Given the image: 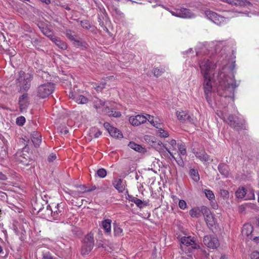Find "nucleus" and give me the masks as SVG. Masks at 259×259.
<instances>
[{
    "mask_svg": "<svg viewBox=\"0 0 259 259\" xmlns=\"http://www.w3.org/2000/svg\"><path fill=\"white\" fill-rule=\"evenodd\" d=\"M159 129L158 131H159V136L161 137H163V138H166V137H168L169 135L168 134V133L166 131H165L164 130H163V129H162L160 126L159 127V128H158Z\"/></svg>",
    "mask_w": 259,
    "mask_h": 259,
    "instance_id": "46",
    "label": "nucleus"
},
{
    "mask_svg": "<svg viewBox=\"0 0 259 259\" xmlns=\"http://www.w3.org/2000/svg\"><path fill=\"white\" fill-rule=\"evenodd\" d=\"M253 227L250 224H246L244 225L242 229V233L244 235H246L247 237L251 235L253 232Z\"/></svg>",
    "mask_w": 259,
    "mask_h": 259,
    "instance_id": "21",
    "label": "nucleus"
},
{
    "mask_svg": "<svg viewBox=\"0 0 259 259\" xmlns=\"http://www.w3.org/2000/svg\"><path fill=\"white\" fill-rule=\"evenodd\" d=\"M128 146L130 148L139 152L144 153L145 151V148H143L141 145L137 144L134 142H130L128 144Z\"/></svg>",
    "mask_w": 259,
    "mask_h": 259,
    "instance_id": "23",
    "label": "nucleus"
},
{
    "mask_svg": "<svg viewBox=\"0 0 259 259\" xmlns=\"http://www.w3.org/2000/svg\"><path fill=\"white\" fill-rule=\"evenodd\" d=\"M181 243L182 244V245H181V247L183 250L185 249L184 248V246H186L187 247L191 246L192 249H196L200 247L199 245L195 243L193 239L190 237H184L182 238Z\"/></svg>",
    "mask_w": 259,
    "mask_h": 259,
    "instance_id": "13",
    "label": "nucleus"
},
{
    "mask_svg": "<svg viewBox=\"0 0 259 259\" xmlns=\"http://www.w3.org/2000/svg\"><path fill=\"white\" fill-rule=\"evenodd\" d=\"M44 203L47 205V202H46L44 199L41 198L36 199L32 204L34 209L37 211V213L41 212V211H42V209L44 208Z\"/></svg>",
    "mask_w": 259,
    "mask_h": 259,
    "instance_id": "19",
    "label": "nucleus"
},
{
    "mask_svg": "<svg viewBox=\"0 0 259 259\" xmlns=\"http://www.w3.org/2000/svg\"><path fill=\"white\" fill-rule=\"evenodd\" d=\"M8 52V54L11 56V57H14L15 55H16V53L15 52V50H14L13 49H12L11 50L10 49V51H7Z\"/></svg>",
    "mask_w": 259,
    "mask_h": 259,
    "instance_id": "61",
    "label": "nucleus"
},
{
    "mask_svg": "<svg viewBox=\"0 0 259 259\" xmlns=\"http://www.w3.org/2000/svg\"><path fill=\"white\" fill-rule=\"evenodd\" d=\"M190 175L191 178L195 182H198L200 179L198 172L195 169H191L190 170Z\"/></svg>",
    "mask_w": 259,
    "mask_h": 259,
    "instance_id": "31",
    "label": "nucleus"
},
{
    "mask_svg": "<svg viewBox=\"0 0 259 259\" xmlns=\"http://www.w3.org/2000/svg\"><path fill=\"white\" fill-rule=\"evenodd\" d=\"M190 215L193 218H199L201 216L200 210L199 208H194L189 211Z\"/></svg>",
    "mask_w": 259,
    "mask_h": 259,
    "instance_id": "35",
    "label": "nucleus"
},
{
    "mask_svg": "<svg viewBox=\"0 0 259 259\" xmlns=\"http://www.w3.org/2000/svg\"><path fill=\"white\" fill-rule=\"evenodd\" d=\"M59 132L61 134L66 135L68 133V131L66 129L62 128L59 131Z\"/></svg>",
    "mask_w": 259,
    "mask_h": 259,
    "instance_id": "64",
    "label": "nucleus"
},
{
    "mask_svg": "<svg viewBox=\"0 0 259 259\" xmlns=\"http://www.w3.org/2000/svg\"><path fill=\"white\" fill-rule=\"evenodd\" d=\"M69 97L70 98L74 100L75 102L78 104H83L87 103L88 102V99L87 98L73 92H70L69 93Z\"/></svg>",
    "mask_w": 259,
    "mask_h": 259,
    "instance_id": "16",
    "label": "nucleus"
},
{
    "mask_svg": "<svg viewBox=\"0 0 259 259\" xmlns=\"http://www.w3.org/2000/svg\"><path fill=\"white\" fill-rule=\"evenodd\" d=\"M225 121L232 127L236 130L243 129L244 121L234 115H229Z\"/></svg>",
    "mask_w": 259,
    "mask_h": 259,
    "instance_id": "6",
    "label": "nucleus"
},
{
    "mask_svg": "<svg viewBox=\"0 0 259 259\" xmlns=\"http://www.w3.org/2000/svg\"><path fill=\"white\" fill-rule=\"evenodd\" d=\"M73 44L75 46L79 47V46H84L83 44L84 42H81V41L77 40L76 39L73 41Z\"/></svg>",
    "mask_w": 259,
    "mask_h": 259,
    "instance_id": "58",
    "label": "nucleus"
},
{
    "mask_svg": "<svg viewBox=\"0 0 259 259\" xmlns=\"http://www.w3.org/2000/svg\"><path fill=\"white\" fill-rule=\"evenodd\" d=\"M56 159V154L52 153L48 156V161L51 162H53Z\"/></svg>",
    "mask_w": 259,
    "mask_h": 259,
    "instance_id": "57",
    "label": "nucleus"
},
{
    "mask_svg": "<svg viewBox=\"0 0 259 259\" xmlns=\"http://www.w3.org/2000/svg\"><path fill=\"white\" fill-rule=\"evenodd\" d=\"M42 259H58L56 257L54 256L50 252H47L43 254Z\"/></svg>",
    "mask_w": 259,
    "mask_h": 259,
    "instance_id": "48",
    "label": "nucleus"
},
{
    "mask_svg": "<svg viewBox=\"0 0 259 259\" xmlns=\"http://www.w3.org/2000/svg\"><path fill=\"white\" fill-rule=\"evenodd\" d=\"M147 120L150 122L151 124L156 127V128H159L161 126L160 123H158L157 121L154 120L153 116H151L149 114H146Z\"/></svg>",
    "mask_w": 259,
    "mask_h": 259,
    "instance_id": "37",
    "label": "nucleus"
},
{
    "mask_svg": "<svg viewBox=\"0 0 259 259\" xmlns=\"http://www.w3.org/2000/svg\"><path fill=\"white\" fill-rule=\"evenodd\" d=\"M250 259H259V252L255 251L250 254Z\"/></svg>",
    "mask_w": 259,
    "mask_h": 259,
    "instance_id": "54",
    "label": "nucleus"
},
{
    "mask_svg": "<svg viewBox=\"0 0 259 259\" xmlns=\"http://www.w3.org/2000/svg\"><path fill=\"white\" fill-rule=\"evenodd\" d=\"M32 75L25 74L23 71L19 72L18 77L17 79V83L25 91H27L30 87V82L32 79Z\"/></svg>",
    "mask_w": 259,
    "mask_h": 259,
    "instance_id": "4",
    "label": "nucleus"
},
{
    "mask_svg": "<svg viewBox=\"0 0 259 259\" xmlns=\"http://www.w3.org/2000/svg\"><path fill=\"white\" fill-rule=\"evenodd\" d=\"M39 213L43 218L48 220L52 219V207L49 205H48L46 208L44 207L42 211Z\"/></svg>",
    "mask_w": 259,
    "mask_h": 259,
    "instance_id": "18",
    "label": "nucleus"
},
{
    "mask_svg": "<svg viewBox=\"0 0 259 259\" xmlns=\"http://www.w3.org/2000/svg\"><path fill=\"white\" fill-rule=\"evenodd\" d=\"M178 148L179 150L180 151V152L181 154L185 155L186 153V150L184 145L181 144L180 145H179Z\"/></svg>",
    "mask_w": 259,
    "mask_h": 259,
    "instance_id": "53",
    "label": "nucleus"
},
{
    "mask_svg": "<svg viewBox=\"0 0 259 259\" xmlns=\"http://www.w3.org/2000/svg\"><path fill=\"white\" fill-rule=\"evenodd\" d=\"M176 114L179 120L182 123H195L193 118L186 111H177Z\"/></svg>",
    "mask_w": 259,
    "mask_h": 259,
    "instance_id": "10",
    "label": "nucleus"
},
{
    "mask_svg": "<svg viewBox=\"0 0 259 259\" xmlns=\"http://www.w3.org/2000/svg\"><path fill=\"white\" fill-rule=\"evenodd\" d=\"M204 193L205 194L206 197L209 200L213 199L214 198V195L213 194V192L211 191L205 189L204 190Z\"/></svg>",
    "mask_w": 259,
    "mask_h": 259,
    "instance_id": "42",
    "label": "nucleus"
},
{
    "mask_svg": "<svg viewBox=\"0 0 259 259\" xmlns=\"http://www.w3.org/2000/svg\"><path fill=\"white\" fill-rule=\"evenodd\" d=\"M113 185L119 192H122L124 190V186L120 179L115 180L113 182Z\"/></svg>",
    "mask_w": 259,
    "mask_h": 259,
    "instance_id": "22",
    "label": "nucleus"
},
{
    "mask_svg": "<svg viewBox=\"0 0 259 259\" xmlns=\"http://www.w3.org/2000/svg\"><path fill=\"white\" fill-rule=\"evenodd\" d=\"M247 198H246V199L250 200L254 199V194L253 191L252 190H250L249 191H248V192H247Z\"/></svg>",
    "mask_w": 259,
    "mask_h": 259,
    "instance_id": "52",
    "label": "nucleus"
},
{
    "mask_svg": "<svg viewBox=\"0 0 259 259\" xmlns=\"http://www.w3.org/2000/svg\"><path fill=\"white\" fill-rule=\"evenodd\" d=\"M211 78V77L204 78V92L205 94V98L208 103H209L211 101L212 95V84Z\"/></svg>",
    "mask_w": 259,
    "mask_h": 259,
    "instance_id": "9",
    "label": "nucleus"
},
{
    "mask_svg": "<svg viewBox=\"0 0 259 259\" xmlns=\"http://www.w3.org/2000/svg\"><path fill=\"white\" fill-rule=\"evenodd\" d=\"M203 242L207 247L211 249L217 248L220 245L218 239L214 237L205 236Z\"/></svg>",
    "mask_w": 259,
    "mask_h": 259,
    "instance_id": "11",
    "label": "nucleus"
},
{
    "mask_svg": "<svg viewBox=\"0 0 259 259\" xmlns=\"http://www.w3.org/2000/svg\"><path fill=\"white\" fill-rule=\"evenodd\" d=\"M111 136L115 138H122L123 137L121 132L116 127H113L109 132Z\"/></svg>",
    "mask_w": 259,
    "mask_h": 259,
    "instance_id": "24",
    "label": "nucleus"
},
{
    "mask_svg": "<svg viewBox=\"0 0 259 259\" xmlns=\"http://www.w3.org/2000/svg\"><path fill=\"white\" fill-rule=\"evenodd\" d=\"M220 195L224 199H227L229 197V192L226 190H221L220 192Z\"/></svg>",
    "mask_w": 259,
    "mask_h": 259,
    "instance_id": "47",
    "label": "nucleus"
},
{
    "mask_svg": "<svg viewBox=\"0 0 259 259\" xmlns=\"http://www.w3.org/2000/svg\"><path fill=\"white\" fill-rule=\"evenodd\" d=\"M1 41H2V43L1 44L0 48L2 49L3 50L6 51H10V47L7 41H6L5 37L4 38H3V39H2Z\"/></svg>",
    "mask_w": 259,
    "mask_h": 259,
    "instance_id": "39",
    "label": "nucleus"
},
{
    "mask_svg": "<svg viewBox=\"0 0 259 259\" xmlns=\"http://www.w3.org/2000/svg\"><path fill=\"white\" fill-rule=\"evenodd\" d=\"M200 214L202 213L204 218H207L208 216L212 215V213L208 208L205 206H202L200 208Z\"/></svg>",
    "mask_w": 259,
    "mask_h": 259,
    "instance_id": "33",
    "label": "nucleus"
},
{
    "mask_svg": "<svg viewBox=\"0 0 259 259\" xmlns=\"http://www.w3.org/2000/svg\"><path fill=\"white\" fill-rule=\"evenodd\" d=\"M79 188L80 189V191H75V194L76 195H79L80 193L91 191V190L87 189V187L84 185H80L79 186Z\"/></svg>",
    "mask_w": 259,
    "mask_h": 259,
    "instance_id": "41",
    "label": "nucleus"
},
{
    "mask_svg": "<svg viewBox=\"0 0 259 259\" xmlns=\"http://www.w3.org/2000/svg\"><path fill=\"white\" fill-rule=\"evenodd\" d=\"M204 220L209 228H211L215 224V221L212 214L204 218Z\"/></svg>",
    "mask_w": 259,
    "mask_h": 259,
    "instance_id": "28",
    "label": "nucleus"
},
{
    "mask_svg": "<svg viewBox=\"0 0 259 259\" xmlns=\"http://www.w3.org/2000/svg\"><path fill=\"white\" fill-rule=\"evenodd\" d=\"M200 214L202 213L204 218H207L208 216L212 215V213L208 208L205 206H202L200 208Z\"/></svg>",
    "mask_w": 259,
    "mask_h": 259,
    "instance_id": "34",
    "label": "nucleus"
},
{
    "mask_svg": "<svg viewBox=\"0 0 259 259\" xmlns=\"http://www.w3.org/2000/svg\"><path fill=\"white\" fill-rule=\"evenodd\" d=\"M131 201L132 202H134L138 207H139V208L142 207V204L143 203V202L141 200H140L136 197H134L131 200Z\"/></svg>",
    "mask_w": 259,
    "mask_h": 259,
    "instance_id": "44",
    "label": "nucleus"
},
{
    "mask_svg": "<svg viewBox=\"0 0 259 259\" xmlns=\"http://www.w3.org/2000/svg\"><path fill=\"white\" fill-rule=\"evenodd\" d=\"M66 34L67 37L72 41H74L76 39L75 35L73 34L70 30L67 31Z\"/></svg>",
    "mask_w": 259,
    "mask_h": 259,
    "instance_id": "51",
    "label": "nucleus"
},
{
    "mask_svg": "<svg viewBox=\"0 0 259 259\" xmlns=\"http://www.w3.org/2000/svg\"><path fill=\"white\" fill-rule=\"evenodd\" d=\"M25 122V118L24 116H21L17 118L16 124L19 126H22Z\"/></svg>",
    "mask_w": 259,
    "mask_h": 259,
    "instance_id": "43",
    "label": "nucleus"
},
{
    "mask_svg": "<svg viewBox=\"0 0 259 259\" xmlns=\"http://www.w3.org/2000/svg\"><path fill=\"white\" fill-rule=\"evenodd\" d=\"M19 105L20 110L22 112L26 110L29 105L28 97L27 94H23L19 97Z\"/></svg>",
    "mask_w": 259,
    "mask_h": 259,
    "instance_id": "17",
    "label": "nucleus"
},
{
    "mask_svg": "<svg viewBox=\"0 0 259 259\" xmlns=\"http://www.w3.org/2000/svg\"><path fill=\"white\" fill-rule=\"evenodd\" d=\"M104 88H105V84H101L100 85L97 86L95 88L96 90L98 92L101 91L102 90V89H103Z\"/></svg>",
    "mask_w": 259,
    "mask_h": 259,
    "instance_id": "60",
    "label": "nucleus"
},
{
    "mask_svg": "<svg viewBox=\"0 0 259 259\" xmlns=\"http://www.w3.org/2000/svg\"><path fill=\"white\" fill-rule=\"evenodd\" d=\"M247 194V192L245 190L244 187L239 188V189L236 191L235 195L238 198H243L245 195Z\"/></svg>",
    "mask_w": 259,
    "mask_h": 259,
    "instance_id": "29",
    "label": "nucleus"
},
{
    "mask_svg": "<svg viewBox=\"0 0 259 259\" xmlns=\"http://www.w3.org/2000/svg\"><path fill=\"white\" fill-rule=\"evenodd\" d=\"M109 116H112L115 117H119L121 116V113L120 112L114 111L111 109L110 113H109Z\"/></svg>",
    "mask_w": 259,
    "mask_h": 259,
    "instance_id": "49",
    "label": "nucleus"
},
{
    "mask_svg": "<svg viewBox=\"0 0 259 259\" xmlns=\"http://www.w3.org/2000/svg\"><path fill=\"white\" fill-rule=\"evenodd\" d=\"M81 25L83 27L87 29H89L91 27L90 24L89 23L88 21H81Z\"/></svg>",
    "mask_w": 259,
    "mask_h": 259,
    "instance_id": "56",
    "label": "nucleus"
},
{
    "mask_svg": "<svg viewBox=\"0 0 259 259\" xmlns=\"http://www.w3.org/2000/svg\"><path fill=\"white\" fill-rule=\"evenodd\" d=\"M172 15L181 17L183 18H191L194 16V15L190 11V10L186 8H181L177 9L175 11H169Z\"/></svg>",
    "mask_w": 259,
    "mask_h": 259,
    "instance_id": "8",
    "label": "nucleus"
},
{
    "mask_svg": "<svg viewBox=\"0 0 259 259\" xmlns=\"http://www.w3.org/2000/svg\"><path fill=\"white\" fill-rule=\"evenodd\" d=\"M94 246V239L93 234L91 233L87 235L84 238L81 249V253L86 255L92 250Z\"/></svg>",
    "mask_w": 259,
    "mask_h": 259,
    "instance_id": "5",
    "label": "nucleus"
},
{
    "mask_svg": "<svg viewBox=\"0 0 259 259\" xmlns=\"http://www.w3.org/2000/svg\"><path fill=\"white\" fill-rule=\"evenodd\" d=\"M27 148L25 146L23 151H18L16 154V160L21 164V167L28 166L31 165L33 161L30 159L29 156L27 155H25L23 153L24 150L27 149Z\"/></svg>",
    "mask_w": 259,
    "mask_h": 259,
    "instance_id": "7",
    "label": "nucleus"
},
{
    "mask_svg": "<svg viewBox=\"0 0 259 259\" xmlns=\"http://www.w3.org/2000/svg\"><path fill=\"white\" fill-rule=\"evenodd\" d=\"M235 6L240 7H247L251 6V4L247 0H236Z\"/></svg>",
    "mask_w": 259,
    "mask_h": 259,
    "instance_id": "36",
    "label": "nucleus"
},
{
    "mask_svg": "<svg viewBox=\"0 0 259 259\" xmlns=\"http://www.w3.org/2000/svg\"><path fill=\"white\" fill-rule=\"evenodd\" d=\"M41 32L44 35L49 37L52 41L55 37L53 34V32L47 27H42L41 28Z\"/></svg>",
    "mask_w": 259,
    "mask_h": 259,
    "instance_id": "30",
    "label": "nucleus"
},
{
    "mask_svg": "<svg viewBox=\"0 0 259 259\" xmlns=\"http://www.w3.org/2000/svg\"><path fill=\"white\" fill-rule=\"evenodd\" d=\"M236 87L235 82L233 78L226 76L220 81L217 92L220 96L233 98Z\"/></svg>",
    "mask_w": 259,
    "mask_h": 259,
    "instance_id": "1",
    "label": "nucleus"
},
{
    "mask_svg": "<svg viewBox=\"0 0 259 259\" xmlns=\"http://www.w3.org/2000/svg\"><path fill=\"white\" fill-rule=\"evenodd\" d=\"M52 41L54 42L59 48L62 50H65L67 49L66 44L59 39L57 37L55 36V38H53Z\"/></svg>",
    "mask_w": 259,
    "mask_h": 259,
    "instance_id": "26",
    "label": "nucleus"
},
{
    "mask_svg": "<svg viewBox=\"0 0 259 259\" xmlns=\"http://www.w3.org/2000/svg\"><path fill=\"white\" fill-rule=\"evenodd\" d=\"M106 175L107 171L105 169L103 168L99 169L96 173V176H97L101 178L105 177Z\"/></svg>",
    "mask_w": 259,
    "mask_h": 259,
    "instance_id": "40",
    "label": "nucleus"
},
{
    "mask_svg": "<svg viewBox=\"0 0 259 259\" xmlns=\"http://www.w3.org/2000/svg\"><path fill=\"white\" fill-rule=\"evenodd\" d=\"M111 223V220L109 219L105 220L102 222V227L105 231L106 233H110Z\"/></svg>",
    "mask_w": 259,
    "mask_h": 259,
    "instance_id": "27",
    "label": "nucleus"
},
{
    "mask_svg": "<svg viewBox=\"0 0 259 259\" xmlns=\"http://www.w3.org/2000/svg\"><path fill=\"white\" fill-rule=\"evenodd\" d=\"M163 72L164 70H162V69H160L159 68H154L152 71L154 75L156 77L160 76Z\"/></svg>",
    "mask_w": 259,
    "mask_h": 259,
    "instance_id": "45",
    "label": "nucleus"
},
{
    "mask_svg": "<svg viewBox=\"0 0 259 259\" xmlns=\"http://www.w3.org/2000/svg\"><path fill=\"white\" fill-rule=\"evenodd\" d=\"M205 15L208 19L218 25H220L224 21V18L223 17L218 15L216 13L211 11H206Z\"/></svg>",
    "mask_w": 259,
    "mask_h": 259,
    "instance_id": "12",
    "label": "nucleus"
},
{
    "mask_svg": "<svg viewBox=\"0 0 259 259\" xmlns=\"http://www.w3.org/2000/svg\"><path fill=\"white\" fill-rule=\"evenodd\" d=\"M179 206L180 208L184 209L187 207V203L183 200H180L179 203Z\"/></svg>",
    "mask_w": 259,
    "mask_h": 259,
    "instance_id": "55",
    "label": "nucleus"
},
{
    "mask_svg": "<svg viewBox=\"0 0 259 259\" xmlns=\"http://www.w3.org/2000/svg\"><path fill=\"white\" fill-rule=\"evenodd\" d=\"M104 126L105 128L109 132L110 131V128H112L113 126H112L109 123L105 122L104 124Z\"/></svg>",
    "mask_w": 259,
    "mask_h": 259,
    "instance_id": "59",
    "label": "nucleus"
},
{
    "mask_svg": "<svg viewBox=\"0 0 259 259\" xmlns=\"http://www.w3.org/2000/svg\"><path fill=\"white\" fill-rule=\"evenodd\" d=\"M54 89V84L52 82L42 84L38 86L36 89V96L39 98H45L53 93Z\"/></svg>",
    "mask_w": 259,
    "mask_h": 259,
    "instance_id": "3",
    "label": "nucleus"
},
{
    "mask_svg": "<svg viewBox=\"0 0 259 259\" xmlns=\"http://www.w3.org/2000/svg\"><path fill=\"white\" fill-rule=\"evenodd\" d=\"M63 212V204L58 203L53 205L52 207V219L57 220L62 215Z\"/></svg>",
    "mask_w": 259,
    "mask_h": 259,
    "instance_id": "14",
    "label": "nucleus"
},
{
    "mask_svg": "<svg viewBox=\"0 0 259 259\" xmlns=\"http://www.w3.org/2000/svg\"><path fill=\"white\" fill-rule=\"evenodd\" d=\"M101 134L102 132L98 130V132L94 134V137L95 138H98Z\"/></svg>",
    "mask_w": 259,
    "mask_h": 259,
    "instance_id": "63",
    "label": "nucleus"
},
{
    "mask_svg": "<svg viewBox=\"0 0 259 259\" xmlns=\"http://www.w3.org/2000/svg\"><path fill=\"white\" fill-rule=\"evenodd\" d=\"M147 120V116L144 115H137L135 116H132L129 118L130 122L133 125L138 126L142 123L145 122Z\"/></svg>",
    "mask_w": 259,
    "mask_h": 259,
    "instance_id": "15",
    "label": "nucleus"
},
{
    "mask_svg": "<svg viewBox=\"0 0 259 259\" xmlns=\"http://www.w3.org/2000/svg\"><path fill=\"white\" fill-rule=\"evenodd\" d=\"M122 232V230L118 227V226H115L114 228V234L115 236H120Z\"/></svg>",
    "mask_w": 259,
    "mask_h": 259,
    "instance_id": "50",
    "label": "nucleus"
},
{
    "mask_svg": "<svg viewBox=\"0 0 259 259\" xmlns=\"http://www.w3.org/2000/svg\"><path fill=\"white\" fill-rule=\"evenodd\" d=\"M195 155L201 160L207 161L209 160V156L205 152L196 153Z\"/></svg>",
    "mask_w": 259,
    "mask_h": 259,
    "instance_id": "38",
    "label": "nucleus"
},
{
    "mask_svg": "<svg viewBox=\"0 0 259 259\" xmlns=\"http://www.w3.org/2000/svg\"><path fill=\"white\" fill-rule=\"evenodd\" d=\"M31 141L34 144L35 147L39 146L41 142V135L37 132H34L31 134Z\"/></svg>",
    "mask_w": 259,
    "mask_h": 259,
    "instance_id": "20",
    "label": "nucleus"
},
{
    "mask_svg": "<svg viewBox=\"0 0 259 259\" xmlns=\"http://www.w3.org/2000/svg\"><path fill=\"white\" fill-rule=\"evenodd\" d=\"M218 170L225 177H227L229 175L228 167L224 163H221L218 166Z\"/></svg>",
    "mask_w": 259,
    "mask_h": 259,
    "instance_id": "25",
    "label": "nucleus"
},
{
    "mask_svg": "<svg viewBox=\"0 0 259 259\" xmlns=\"http://www.w3.org/2000/svg\"><path fill=\"white\" fill-rule=\"evenodd\" d=\"M223 2L227 3L232 6H235L236 0H222Z\"/></svg>",
    "mask_w": 259,
    "mask_h": 259,
    "instance_id": "62",
    "label": "nucleus"
},
{
    "mask_svg": "<svg viewBox=\"0 0 259 259\" xmlns=\"http://www.w3.org/2000/svg\"><path fill=\"white\" fill-rule=\"evenodd\" d=\"M200 214L202 213L204 218H207L208 216L212 215V213L208 208L205 206H202L200 208Z\"/></svg>",
    "mask_w": 259,
    "mask_h": 259,
    "instance_id": "32",
    "label": "nucleus"
},
{
    "mask_svg": "<svg viewBox=\"0 0 259 259\" xmlns=\"http://www.w3.org/2000/svg\"><path fill=\"white\" fill-rule=\"evenodd\" d=\"M201 72L204 78L211 77L216 65L208 59H204L199 63Z\"/></svg>",
    "mask_w": 259,
    "mask_h": 259,
    "instance_id": "2",
    "label": "nucleus"
}]
</instances>
